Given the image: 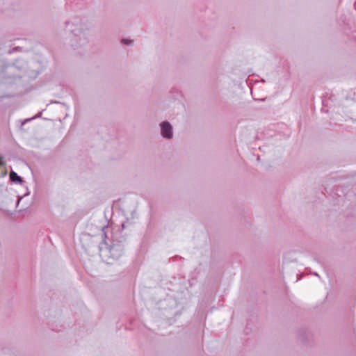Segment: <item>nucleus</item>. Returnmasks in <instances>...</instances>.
I'll return each mask as SVG.
<instances>
[{
	"label": "nucleus",
	"instance_id": "nucleus-2",
	"mask_svg": "<svg viewBox=\"0 0 356 356\" xmlns=\"http://www.w3.org/2000/svg\"><path fill=\"white\" fill-rule=\"evenodd\" d=\"M10 179L13 182H17L19 184L22 183V179H21V177L18 176L17 174L14 171H11L10 172Z\"/></svg>",
	"mask_w": 356,
	"mask_h": 356
},
{
	"label": "nucleus",
	"instance_id": "nucleus-1",
	"mask_svg": "<svg viewBox=\"0 0 356 356\" xmlns=\"http://www.w3.org/2000/svg\"><path fill=\"white\" fill-rule=\"evenodd\" d=\"M161 134L163 137L170 138L172 136V126L168 122H164L161 124Z\"/></svg>",
	"mask_w": 356,
	"mask_h": 356
},
{
	"label": "nucleus",
	"instance_id": "nucleus-3",
	"mask_svg": "<svg viewBox=\"0 0 356 356\" xmlns=\"http://www.w3.org/2000/svg\"><path fill=\"white\" fill-rule=\"evenodd\" d=\"M122 42H124L126 44H128L131 43V41L124 39V40H122Z\"/></svg>",
	"mask_w": 356,
	"mask_h": 356
}]
</instances>
